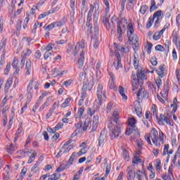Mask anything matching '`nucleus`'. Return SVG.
I'll list each match as a JSON object with an SVG mask.
<instances>
[{
	"label": "nucleus",
	"instance_id": "obj_1",
	"mask_svg": "<svg viewBox=\"0 0 180 180\" xmlns=\"http://www.w3.org/2000/svg\"><path fill=\"white\" fill-rule=\"evenodd\" d=\"M102 12V8L99 6V1H96L94 4L90 5V9L87 14V20L86 24L89 25L92 22V14L94 13V29L96 30V34H98V19L99 15Z\"/></svg>",
	"mask_w": 180,
	"mask_h": 180
},
{
	"label": "nucleus",
	"instance_id": "obj_2",
	"mask_svg": "<svg viewBox=\"0 0 180 180\" xmlns=\"http://www.w3.org/2000/svg\"><path fill=\"white\" fill-rule=\"evenodd\" d=\"M120 114L116 110L112 113V121L110 124L109 128L110 130V139L113 140L114 139H117L119 136H120V133H122V124L119 122Z\"/></svg>",
	"mask_w": 180,
	"mask_h": 180
},
{
	"label": "nucleus",
	"instance_id": "obj_3",
	"mask_svg": "<svg viewBox=\"0 0 180 180\" xmlns=\"http://www.w3.org/2000/svg\"><path fill=\"white\" fill-rule=\"evenodd\" d=\"M145 140L150 146H153V143L156 147H160L161 146L160 143L164 144V133H162V131H159L158 136V131L155 128H153L150 134L145 135ZM151 140L153 143H151Z\"/></svg>",
	"mask_w": 180,
	"mask_h": 180
},
{
	"label": "nucleus",
	"instance_id": "obj_4",
	"mask_svg": "<svg viewBox=\"0 0 180 180\" xmlns=\"http://www.w3.org/2000/svg\"><path fill=\"white\" fill-rule=\"evenodd\" d=\"M114 50L115 51V58L113 62V65H115V69L118 70H120V68H123L122 58L120 57L119 51H121V53H129V51L128 47H124V46L117 43H114Z\"/></svg>",
	"mask_w": 180,
	"mask_h": 180
},
{
	"label": "nucleus",
	"instance_id": "obj_5",
	"mask_svg": "<svg viewBox=\"0 0 180 180\" xmlns=\"http://www.w3.org/2000/svg\"><path fill=\"white\" fill-rule=\"evenodd\" d=\"M136 76L137 79L136 77V74L133 73L131 75V84L134 88L132 91H134V89H137L139 86L141 87V85H143L144 81L147 79V76L146 75V73H144V72L142 70H137Z\"/></svg>",
	"mask_w": 180,
	"mask_h": 180
},
{
	"label": "nucleus",
	"instance_id": "obj_6",
	"mask_svg": "<svg viewBox=\"0 0 180 180\" xmlns=\"http://www.w3.org/2000/svg\"><path fill=\"white\" fill-rule=\"evenodd\" d=\"M162 11L159 10L153 14V18L150 17L146 24V29H150V27L153 26V23H154V19H155V18H157V19L155 22V26H157V25L160 23V18L162 16Z\"/></svg>",
	"mask_w": 180,
	"mask_h": 180
},
{
	"label": "nucleus",
	"instance_id": "obj_7",
	"mask_svg": "<svg viewBox=\"0 0 180 180\" xmlns=\"http://www.w3.org/2000/svg\"><path fill=\"white\" fill-rule=\"evenodd\" d=\"M86 26H87V36H90L91 37L96 39L99 36V23H98V30L97 34L96 30H95V22L94 23V26L92 25V22H89V24L86 23Z\"/></svg>",
	"mask_w": 180,
	"mask_h": 180
},
{
	"label": "nucleus",
	"instance_id": "obj_8",
	"mask_svg": "<svg viewBox=\"0 0 180 180\" xmlns=\"http://www.w3.org/2000/svg\"><path fill=\"white\" fill-rule=\"evenodd\" d=\"M102 95H103V86L98 84L97 87V99L95 101V105H97L98 108L102 105Z\"/></svg>",
	"mask_w": 180,
	"mask_h": 180
},
{
	"label": "nucleus",
	"instance_id": "obj_9",
	"mask_svg": "<svg viewBox=\"0 0 180 180\" xmlns=\"http://www.w3.org/2000/svg\"><path fill=\"white\" fill-rule=\"evenodd\" d=\"M139 101H143V99H148V93L146 92L143 88H141L136 94Z\"/></svg>",
	"mask_w": 180,
	"mask_h": 180
},
{
	"label": "nucleus",
	"instance_id": "obj_10",
	"mask_svg": "<svg viewBox=\"0 0 180 180\" xmlns=\"http://www.w3.org/2000/svg\"><path fill=\"white\" fill-rule=\"evenodd\" d=\"M134 110L135 113H136L139 117H142L143 116V108H141V105H140V102L136 101L134 103Z\"/></svg>",
	"mask_w": 180,
	"mask_h": 180
},
{
	"label": "nucleus",
	"instance_id": "obj_11",
	"mask_svg": "<svg viewBox=\"0 0 180 180\" xmlns=\"http://www.w3.org/2000/svg\"><path fill=\"white\" fill-rule=\"evenodd\" d=\"M117 32L119 41L123 40V30H122V22H117Z\"/></svg>",
	"mask_w": 180,
	"mask_h": 180
},
{
	"label": "nucleus",
	"instance_id": "obj_12",
	"mask_svg": "<svg viewBox=\"0 0 180 180\" xmlns=\"http://www.w3.org/2000/svg\"><path fill=\"white\" fill-rule=\"evenodd\" d=\"M79 49H82V50L85 49V40L82 39L80 42H77L76 44L74 56H77V54H78Z\"/></svg>",
	"mask_w": 180,
	"mask_h": 180
},
{
	"label": "nucleus",
	"instance_id": "obj_13",
	"mask_svg": "<svg viewBox=\"0 0 180 180\" xmlns=\"http://www.w3.org/2000/svg\"><path fill=\"white\" fill-rule=\"evenodd\" d=\"M127 172L129 176L128 180H131V179L136 176V170L134 169V167L132 166L127 167Z\"/></svg>",
	"mask_w": 180,
	"mask_h": 180
},
{
	"label": "nucleus",
	"instance_id": "obj_14",
	"mask_svg": "<svg viewBox=\"0 0 180 180\" xmlns=\"http://www.w3.org/2000/svg\"><path fill=\"white\" fill-rule=\"evenodd\" d=\"M173 169H174V167H172V165L169 167L168 174L163 176L162 179L163 180H172V179H174V174L172 173Z\"/></svg>",
	"mask_w": 180,
	"mask_h": 180
},
{
	"label": "nucleus",
	"instance_id": "obj_15",
	"mask_svg": "<svg viewBox=\"0 0 180 180\" xmlns=\"http://www.w3.org/2000/svg\"><path fill=\"white\" fill-rule=\"evenodd\" d=\"M109 75H110V83H109V88L110 89H115L116 85L115 84V74L112 72H109Z\"/></svg>",
	"mask_w": 180,
	"mask_h": 180
},
{
	"label": "nucleus",
	"instance_id": "obj_16",
	"mask_svg": "<svg viewBox=\"0 0 180 180\" xmlns=\"http://www.w3.org/2000/svg\"><path fill=\"white\" fill-rule=\"evenodd\" d=\"M25 72L27 75L32 74V60L27 59L25 63Z\"/></svg>",
	"mask_w": 180,
	"mask_h": 180
},
{
	"label": "nucleus",
	"instance_id": "obj_17",
	"mask_svg": "<svg viewBox=\"0 0 180 180\" xmlns=\"http://www.w3.org/2000/svg\"><path fill=\"white\" fill-rule=\"evenodd\" d=\"M99 124V116L94 115L93 118V127H92V131H95L96 129H98V124Z\"/></svg>",
	"mask_w": 180,
	"mask_h": 180
},
{
	"label": "nucleus",
	"instance_id": "obj_18",
	"mask_svg": "<svg viewBox=\"0 0 180 180\" xmlns=\"http://www.w3.org/2000/svg\"><path fill=\"white\" fill-rule=\"evenodd\" d=\"M137 4V0H128L126 5V8L128 11H131L134 8V5Z\"/></svg>",
	"mask_w": 180,
	"mask_h": 180
},
{
	"label": "nucleus",
	"instance_id": "obj_19",
	"mask_svg": "<svg viewBox=\"0 0 180 180\" xmlns=\"http://www.w3.org/2000/svg\"><path fill=\"white\" fill-rule=\"evenodd\" d=\"M77 157V152L73 153L68 160V164L65 165V169L70 168V166L72 165L74 162V158Z\"/></svg>",
	"mask_w": 180,
	"mask_h": 180
},
{
	"label": "nucleus",
	"instance_id": "obj_20",
	"mask_svg": "<svg viewBox=\"0 0 180 180\" xmlns=\"http://www.w3.org/2000/svg\"><path fill=\"white\" fill-rule=\"evenodd\" d=\"M79 56H80V58H79L78 64L79 67H83L84 63L85 61V52L84 51H82Z\"/></svg>",
	"mask_w": 180,
	"mask_h": 180
},
{
	"label": "nucleus",
	"instance_id": "obj_21",
	"mask_svg": "<svg viewBox=\"0 0 180 180\" xmlns=\"http://www.w3.org/2000/svg\"><path fill=\"white\" fill-rule=\"evenodd\" d=\"M31 54H32V50L27 49L26 52L24 53V56H22V58L21 60V64H22V65H25L26 58L29 57V56H30Z\"/></svg>",
	"mask_w": 180,
	"mask_h": 180
},
{
	"label": "nucleus",
	"instance_id": "obj_22",
	"mask_svg": "<svg viewBox=\"0 0 180 180\" xmlns=\"http://www.w3.org/2000/svg\"><path fill=\"white\" fill-rule=\"evenodd\" d=\"M134 34V28H133V24L129 23L127 26V37L133 36Z\"/></svg>",
	"mask_w": 180,
	"mask_h": 180
},
{
	"label": "nucleus",
	"instance_id": "obj_23",
	"mask_svg": "<svg viewBox=\"0 0 180 180\" xmlns=\"http://www.w3.org/2000/svg\"><path fill=\"white\" fill-rule=\"evenodd\" d=\"M90 123H91V119L86 118L84 122L82 130H83V131H86V130H88V127H89Z\"/></svg>",
	"mask_w": 180,
	"mask_h": 180
},
{
	"label": "nucleus",
	"instance_id": "obj_24",
	"mask_svg": "<svg viewBox=\"0 0 180 180\" xmlns=\"http://www.w3.org/2000/svg\"><path fill=\"white\" fill-rule=\"evenodd\" d=\"M66 22H67V19H65V18H63L60 21L55 22V25L56 27H63V26L65 25Z\"/></svg>",
	"mask_w": 180,
	"mask_h": 180
},
{
	"label": "nucleus",
	"instance_id": "obj_25",
	"mask_svg": "<svg viewBox=\"0 0 180 180\" xmlns=\"http://www.w3.org/2000/svg\"><path fill=\"white\" fill-rule=\"evenodd\" d=\"M105 139H106V136H103L102 133H101L100 136L98 138V147H103L105 143Z\"/></svg>",
	"mask_w": 180,
	"mask_h": 180
},
{
	"label": "nucleus",
	"instance_id": "obj_26",
	"mask_svg": "<svg viewBox=\"0 0 180 180\" xmlns=\"http://www.w3.org/2000/svg\"><path fill=\"white\" fill-rule=\"evenodd\" d=\"M128 39L129 41H131L132 43H137L139 42V37L136 34H133L129 37H128Z\"/></svg>",
	"mask_w": 180,
	"mask_h": 180
},
{
	"label": "nucleus",
	"instance_id": "obj_27",
	"mask_svg": "<svg viewBox=\"0 0 180 180\" xmlns=\"http://www.w3.org/2000/svg\"><path fill=\"white\" fill-rule=\"evenodd\" d=\"M173 107L174 112H176L178 109V99L175 97L173 100V104L171 105V108Z\"/></svg>",
	"mask_w": 180,
	"mask_h": 180
},
{
	"label": "nucleus",
	"instance_id": "obj_28",
	"mask_svg": "<svg viewBox=\"0 0 180 180\" xmlns=\"http://www.w3.org/2000/svg\"><path fill=\"white\" fill-rule=\"evenodd\" d=\"M158 9V7L155 5V0H151L150 2V12H153Z\"/></svg>",
	"mask_w": 180,
	"mask_h": 180
},
{
	"label": "nucleus",
	"instance_id": "obj_29",
	"mask_svg": "<svg viewBox=\"0 0 180 180\" xmlns=\"http://www.w3.org/2000/svg\"><path fill=\"white\" fill-rule=\"evenodd\" d=\"M163 122H165L166 124H169V126H174V122H171V120L168 117V113H167V115H165Z\"/></svg>",
	"mask_w": 180,
	"mask_h": 180
},
{
	"label": "nucleus",
	"instance_id": "obj_30",
	"mask_svg": "<svg viewBox=\"0 0 180 180\" xmlns=\"http://www.w3.org/2000/svg\"><path fill=\"white\" fill-rule=\"evenodd\" d=\"M19 60H18V58H16V57H15L13 58V62L12 63V66H13V68L14 70H16L17 68H19Z\"/></svg>",
	"mask_w": 180,
	"mask_h": 180
},
{
	"label": "nucleus",
	"instance_id": "obj_31",
	"mask_svg": "<svg viewBox=\"0 0 180 180\" xmlns=\"http://www.w3.org/2000/svg\"><path fill=\"white\" fill-rule=\"evenodd\" d=\"M145 117L146 120H148V122H151V120H153V116L151 115V112H150V110H147L145 113Z\"/></svg>",
	"mask_w": 180,
	"mask_h": 180
},
{
	"label": "nucleus",
	"instance_id": "obj_32",
	"mask_svg": "<svg viewBox=\"0 0 180 180\" xmlns=\"http://www.w3.org/2000/svg\"><path fill=\"white\" fill-rule=\"evenodd\" d=\"M6 48V39H3L1 42L0 43V50H3L5 51V49Z\"/></svg>",
	"mask_w": 180,
	"mask_h": 180
},
{
	"label": "nucleus",
	"instance_id": "obj_33",
	"mask_svg": "<svg viewBox=\"0 0 180 180\" xmlns=\"http://www.w3.org/2000/svg\"><path fill=\"white\" fill-rule=\"evenodd\" d=\"M22 131H23V123L20 122V124L18 126V130L15 133V136H19L22 134Z\"/></svg>",
	"mask_w": 180,
	"mask_h": 180
},
{
	"label": "nucleus",
	"instance_id": "obj_34",
	"mask_svg": "<svg viewBox=\"0 0 180 180\" xmlns=\"http://www.w3.org/2000/svg\"><path fill=\"white\" fill-rule=\"evenodd\" d=\"M107 113H110L112 111V109H115V103L110 102L107 105Z\"/></svg>",
	"mask_w": 180,
	"mask_h": 180
},
{
	"label": "nucleus",
	"instance_id": "obj_35",
	"mask_svg": "<svg viewBox=\"0 0 180 180\" xmlns=\"http://www.w3.org/2000/svg\"><path fill=\"white\" fill-rule=\"evenodd\" d=\"M172 37H173V43H176V41H178V32H176V30H173L172 34Z\"/></svg>",
	"mask_w": 180,
	"mask_h": 180
},
{
	"label": "nucleus",
	"instance_id": "obj_36",
	"mask_svg": "<svg viewBox=\"0 0 180 180\" xmlns=\"http://www.w3.org/2000/svg\"><path fill=\"white\" fill-rule=\"evenodd\" d=\"M155 82L158 89H160L162 86V80L161 79V77H157L155 79Z\"/></svg>",
	"mask_w": 180,
	"mask_h": 180
},
{
	"label": "nucleus",
	"instance_id": "obj_37",
	"mask_svg": "<svg viewBox=\"0 0 180 180\" xmlns=\"http://www.w3.org/2000/svg\"><path fill=\"white\" fill-rule=\"evenodd\" d=\"M148 9V6H147V5H143L141 7L139 12L140 13H141V15H145Z\"/></svg>",
	"mask_w": 180,
	"mask_h": 180
},
{
	"label": "nucleus",
	"instance_id": "obj_38",
	"mask_svg": "<svg viewBox=\"0 0 180 180\" xmlns=\"http://www.w3.org/2000/svg\"><path fill=\"white\" fill-rule=\"evenodd\" d=\"M84 112H85V107L82 106L79 108L77 113L79 115V117H84Z\"/></svg>",
	"mask_w": 180,
	"mask_h": 180
},
{
	"label": "nucleus",
	"instance_id": "obj_39",
	"mask_svg": "<svg viewBox=\"0 0 180 180\" xmlns=\"http://www.w3.org/2000/svg\"><path fill=\"white\" fill-rule=\"evenodd\" d=\"M164 117H165V115L162 113L160 115V117L157 118L159 124H164Z\"/></svg>",
	"mask_w": 180,
	"mask_h": 180
},
{
	"label": "nucleus",
	"instance_id": "obj_40",
	"mask_svg": "<svg viewBox=\"0 0 180 180\" xmlns=\"http://www.w3.org/2000/svg\"><path fill=\"white\" fill-rule=\"evenodd\" d=\"M134 67L135 70H138L139 68V58L136 55L134 56Z\"/></svg>",
	"mask_w": 180,
	"mask_h": 180
},
{
	"label": "nucleus",
	"instance_id": "obj_41",
	"mask_svg": "<svg viewBox=\"0 0 180 180\" xmlns=\"http://www.w3.org/2000/svg\"><path fill=\"white\" fill-rule=\"evenodd\" d=\"M59 70H60V68H53V69L51 71V72H52V75H53V78H57V75H58V72H59Z\"/></svg>",
	"mask_w": 180,
	"mask_h": 180
},
{
	"label": "nucleus",
	"instance_id": "obj_42",
	"mask_svg": "<svg viewBox=\"0 0 180 180\" xmlns=\"http://www.w3.org/2000/svg\"><path fill=\"white\" fill-rule=\"evenodd\" d=\"M54 27H56V22H53L51 23L49 25H48L46 28L45 30H48V32H50V30H53Z\"/></svg>",
	"mask_w": 180,
	"mask_h": 180
},
{
	"label": "nucleus",
	"instance_id": "obj_43",
	"mask_svg": "<svg viewBox=\"0 0 180 180\" xmlns=\"http://www.w3.org/2000/svg\"><path fill=\"white\" fill-rule=\"evenodd\" d=\"M11 71V62L7 63L6 68L4 69V75H8Z\"/></svg>",
	"mask_w": 180,
	"mask_h": 180
},
{
	"label": "nucleus",
	"instance_id": "obj_44",
	"mask_svg": "<svg viewBox=\"0 0 180 180\" xmlns=\"http://www.w3.org/2000/svg\"><path fill=\"white\" fill-rule=\"evenodd\" d=\"M34 57L37 61H40V58H41V52L39 50H37L34 53Z\"/></svg>",
	"mask_w": 180,
	"mask_h": 180
},
{
	"label": "nucleus",
	"instance_id": "obj_45",
	"mask_svg": "<svg viewBox=\"0 0 180 180\" xmlns=\"http://www.w3.org/2000/svg\"><path fill=\"white\" fill-rule=\"evenodd\" d=\"M155 49L156 51H160L161 53L165 51V49H164V46L162 45L158 44L155 47Z\"/></svg>",
	"mask_w": 180,
	"mask_h": 180
},
{
	"label": "nucleus",
	"instance_id": "obj_46",
	"mask_svg": "<svg viewBox=\"0 0 180 180\" xmlns=\"http://www.w3.org/2000/svg\"><path fill=\"white\" fill-rule=\"evenodd\" d=\"M86 148L83 147L78 153H76L78 157H81V155H83V154H86Z\"/></svg>",
	"mask_w": 180,
	"mask_h": 180
},
{
	"label": "nucleus",
	"instance_id": "obj_47",
	"mask_svg": "<svg viewBox=\"0 0 180 180\" xmlns=\"http://www.w3.org/2000/svg\"><path fill=\"white\" fill-rule=\"evenodd\" d=\"M12 83H13L12 79L11 78L8 79L6 83L5 89H9V88H11V85H12Z\"/></svg>",
	"mask_w": 180,
	"mask_h": 180
},
{
	"label": "nucleus",
	"instance_id": "obj_48",
	"mask_svg": "<svg viewBox=\"0 0 180 180\" xmlns=\"http://www.w3.org/2000/svg\"><path fill=\"white\" fill-rule=\"evenodd\" d=\"M63 126H64V124H63L62 122H58L57 125L53 128V130H55V131H57V130H60L63 129Z\"/></svg>",
	"mask_w": 180,
	"mask_h": 180
},
{
	"label": "nucleus",
	"instance_id": "obj_49",
	"mask_svg": "<svg viewBox=\"0 0 180 180\" xmlns=\"http://www.w3.org/2000/svg\"><path fill=\"white\" fill-rule=\"evenodd\" d=\"M123 158L127 161H129V159L130 158V157L129 156V151H127V150H124V151H123Z\"/></svg>",
	"mask_w": 180,
	"mask_h": 180
},
{
	"label": "nucleus",
	"instance_id": "obj_50",
	"mask_svg": "<svg viewBox=\"0 0 180 180\" xmlns=\"http://www.w3.org/2000/svg\"><path fill=\"white\" fill-rule=\"evenodd\" d=\"M82 12H83V11L84 12H86L87 9H86V0H82Z\"/></svg>",
	"mask_w": 180,
	"mask_h": 180
},
{
	"label": "nucleus",
	"instance_id": "obj_51",
	"mask_svg": "<svg viewBox=\"0 0 180 180\" xmlns=\"http://www.w3.org/2000/svg\"><path fill=\"white\" fill-rule=\"evenodd\" d=\"M51 56H53V52H49L46 51L45 53L44 54V60H48L49 57H51Z\"/></svg>",
	"mask_w": 180,
	"mask_h": 180
},
{
	"label": "nucleus",
	"instance_id": "obj_52",
	"mask_svg": "<svg viewBox=\"0 0 180 180\" xmlns=\"http://www.w3.org/2000/svg\"><path fill=\"white\" fill-rule=\"evenodd\" d=\"M26 172H27V169L24 167L21 170L20 176V180L23 179V177L26 175Z\"/></svg>",
	"mask_w": 180,
	"mask_h": 180
},
{
	"label": "nucleus",
	"instance_id": "obj_53",
	"mask_svg": "<svg viewBox=\"0 0 180 180\" xmlns=\"http://www.w3.org/2000/svg\"><path fill=\"white\" fill-rule=\"evenodd\" d=\"M129 124L131 126V127H136V119L134 118H130L129 120Z\"/></svg>",
	"mask_w": 180,
	"mask_h": 180
},
{
	"label": "nucleus",
	"instance_id": "obj_54",
	"mask_svg": "<svg viewBox=\"0 0 180 180\" xmlns=\"http://www.w3.org/2000/svg\"><path fill=\"white\" fill-rule=\"evenodd\" d=\"M71 101V99L70 98H68L65 100L64 103L62 104L61 108H67L68 106V104Z\"/></svg>",
	"mask_w": 180,
	"mask_h": 180
},
{
	"label": "nucleus",
	"instance_id": "obj_55",
	"mask_svg": "<svg viewBox=\"0 0 180 180\" xmlns=\"http://www.w3.org/2000/svg\"><path fill=\"white\" fill-rule=\"evenodd\" d=\"M72 11L75 12V0H70V5Z\"/></svg>",
	"mask_w": 180,
	"mask_h": 180
},
{
	"label": "nucleus",
	"instance_id": "obj_56",
	"mask_svg": "<svg viewBox=\"0 0 180 180\" xmlns=\"http://www.w3.org/2000/svg\"><path fill=\"white\" fill-rule=\"evenodd\" d=\"M87 115L89 116H94V115H95V109L89 108L87 110Z\"/></svg>",
	"mask_w": 180,
	"mask_h": 180
},
{
	"label": "nucleus",
	"instance_id": "obj_57",
	"mask_svg": "<svg viewBox=\"0 0 180 180\" xmlns=\"http://www.w3.org/2000/svg\"><path fill=\"white\" fill-rule=\"evenodd\" d=\"M168 150H169V144L165 145L162 155H167V154H168Z\"/></svg>",
	"mask_w": 180,
	"mask_h": 180
},
{
	"label": "nucleus",
	"instance_id": "obj_58",
	"mask_svg": "<svg viewBox=\"0 0 180 180\" xmlns=\"http://www.w3.org/2000/svg\"><path fill=\"white\" fill-rule=\"evenodd\" d=\"M103 3L105 4L106 8H105V12L108 13L109 12V10L110 9V7L109 6V1L108 0H103Z\"/></svg>",
	"mask_w": 180,
	"mask_h": 180
},
{
	"label": "nucleus",
	"instance_id": "obj_59",
	"mask_svg": "<svg viewBox=\"0 0 180 180\" xmlns=\"http://www.w3.org/2000/svg\"><path fill=\"white\" fill-rule=\"evenodd\" d=\"M50 13H51V12H50V11L45 12L39 15V19H44V18H46V16H49V15H50Z\"/></svg>",
	"mask_w": 180,
	"mask_h": 180
},
{
	"label": "nucleus",
	"instance_id": "obj_60",
	"mask_svg": "<svg viewBox=\"0 0 180 180\" xmlns=\"http://www.w3.org/2000/svg\"><path fill=\"white\" fill-rule=\"evenodd\" d=\"M60 178L57 176V173L50 175L48 180H58Z\"/></svg>",
	"mask_w": 180,
	"mask_h": 180
},
{
	"label": "nucleus",
	"instance_id": "obj_61",
	"mask_svg": "<svg viewBox=\"0 0 180 180\" xmlns=\"http://www.w3.org/2000/svg\"><path fill=\"white\" fill-rule=\"evenodd\" d=\"M132 162H133V164L141 163V159L139 158V157H137V156H134Z\"/></svg>",
	"mask_w": 180,
	"mask_h": 180
},
{
	"label": "nucleus",
	"instance_id": "obj_62",
	"mask_svg": "<svg viewBox=\"0 0 180 180\" xmlns=\"http://www.w3.org/2000/svg\"><path fill=\"white\" fill-rule=\"evenodd\" d=\"M142 122L148 129L150 128V124L151 123V122L148 121V120H146V118H143L142 120Z\"/></svg>",
	"mask_w": 180,
	"mask_h": 180
},
{
	"label": "nucleus",
	"instance_id": "obj_63",
	"mask_svg": "<svg viewBox=\"0 0 180 180\" xmlns=\"http://www.w3.org/2000/svg\"><path fill=\"white\" fill-rule=\"evenodd\" d=\"M150 63L152 64V65L155 67V65H157V64H158V62L157 61V58H155V57L151 58H150Z\"/></svg>",
	"mask_w": 180,
	"mask_h": 180
},
{
	"label": "nucleus",
	"instance_id": "obj_64",
	"mask_svg": "<svg viewBox=\"0 0 180 180\" xmlns=\"http://www.w3.org/2000/svg\"><path fill=\"white\" fill-rule=\"evenodd\" d=\"M176 78H177V81L179 82L180 81V69H176Z\"/></svg>",
	"mask_w": 180,
	"mask_h": 180
}]
</instances>
